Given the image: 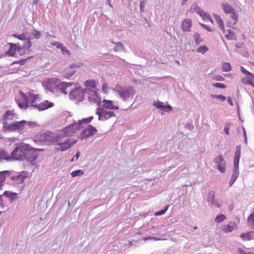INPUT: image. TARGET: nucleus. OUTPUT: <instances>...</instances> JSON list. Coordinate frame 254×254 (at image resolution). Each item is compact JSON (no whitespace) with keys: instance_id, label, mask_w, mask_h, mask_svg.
Segmentation results:
<instances>
[{"instance_id":"nucleus-1","label":"nucleus","mask_w":254,"mask_h":254,"mask_svg":"<svg viewBox=\"0 0 254 254\" xmlns=\"http://www.w3.org/2000/svg\"><path fill=\"white\" fill-rule=\"evenodd\" d=\"M37 143L55 145V148L59 151H65L71 147L76 142L75 140H71L64 136L63 133L54 134L51 132H46L34 138Z\"/></svg>"},{"instance_id":"nucleus-2","label":"nucleus","mask_w":254,"mask_h":254,"mask_svg":"<svg viewBox=\"0 0 254 254\" xmlns=\"http://www.w3.org/2000/svg\"><path fill=\"white\" fill-rule=\"evenodd\" d=\"M11 160H26L32 162L36 160V155L33 154L29 145L24 143L17 144L10 154Z\"/></svg>"},{"instance_id":"nucleus-3","label":"nucleus","mask_w":254,"mask_h":254,"mask_svg":"<svg viewBox=\"0 0 254 254\" xmlns=\"http://www.w3.org/2000/svg\"><path fill=\"white\" fill-rule=\"evenodd\" d=\"M93 119L92 116L88 118L83 119L82 120L79 121L78 123H73L68 127H66L63 131L60 132V133H63L64 135L67 138L69 136H72L77 130L80 129L81 125L83 123L88 124L91 122Z\"/></svg>"},{"instance_id":"nucleus-4","label":"nucleus","mask_w":254,"mask_h":254,"mask_svg":"<svg viewBox=\"0 0 254 254\" xmlns=\"http://www.w3.org/2000/svg\"><path fill=\"white\" fill-rule=\"evenodd\" d=\"M113 91L117 93L120 98L124 101H127L130 99H132L135 94V90L132 86L124 87L117 85L116 88L113 89Z\"/></svg>"},{"instance_id":"nucleus-5","label":"nucleus","mask_w":254,"mask_h":254,"mask_svg":"<svg viewBox=\"0 0 254 254\" xmlns=\"http://www.w3.org/2000/svg\"><path fill=\"white\" fill-rule=\"evenodd\" d=\"M26 121L23 120L20 122H11L10 124L3 123L2 128L5 131H14L18 130L23 131L25 129V124Z\"/></svg>"},{"instance_id":"nucleus-6","label":"nucleus","mask_w":254,"mask_h":254,"mask_svg":"<svg viewBox=\"0 0 254 254\" xmlns=\"http://www.w3.org/2000/svg\"><path fill=\"white\" fill-rule=\"evenodd\" d=\"M85 95L84 89L80 87H76L75 89L71 90L69 92V98L72 100H77L81 101Z\"/></svg>"},{"instance_id":"nucleus-7","label":"nucleus","mask_w":254,"mask_h":254,"mask_svg":"<svg viewBox=\"0 0 254 254\" xmlns=\"http://www.w3.org/2000/svg\"><path fill=\"white\" fill-rule=\"evenodd\" d=\"M96 114L98 115L100 121H105L112 117L115 116V114L112 111H108L104 108H99L96 109Z\"/></svg>"},{"instance_id":"nucleus-8","label":"nucleus","mask_w":254,"mask_h":254,"mask_svg":"<svg viewBox=\"0 0 254 254\" xmlns=\"http://www.w3.org/2000/svg\"><path fill=\"white\" fill-rule=\"evenodd\" d=\"M29 95L20 92V98L16 100L18 107L22 110H26L29 107Z\"/></svg>"},{"instance_id":"nucleus-9","label":"nucleus","mask_w":254,"mask_h":254,"mask_svg":"<svg viewBox=\"0 0 254 254\" xmlns=\"http://www.w3.org/2000/svg\"><path fill=\"white\" fill-rule=\"evenodd\" d=\"M18 118L19 115L14 110H7L3 115L2 119L3 123L10 124L9 122L10 121L18 119Z\"/></svg>"},{"instance_id":"nucleus-10","label":"nucleus","mask_w":254,"mask_h":254,"mask_svg":"<svg viewBox=\"0 0 254 254\" xmlns=\"http://www.w3.org/2000/svg\"><path fill=\"white\" fill-rule=\"evenodd\" d=\"M85 95H88L89 101L92 104H94L98 102V97L96 91L91 88H86L84 89Z\"/></svg>"},{"instance_id":"nucleus-11","label":"nucleus","mask_w":254,"mask_h":254,"mask_svg":"<svg viewBox=\"0 0 254 254\" xmlns=\"http://www.w3.org/2000/svg\"><path fill=\"white\" fill-rule=\"evenodd\" d=\"M97 131V130L95 127L89 125L81 132L80 135L82 138H86L94 135Z\"/></svg>"},{"instance_id":"nucleus-12","label":"nucleus","mask_w":254,"mask_h":254,"mask_svg":"<svg viewBox=\"0 0 254 254\" xmlns=\"http://www.w3.org/2000/svg\"><path fill=\"white\" fill-rule=\"evenodd\" d=\"M214 162L217 164V169L222 173L226 171V162L221 155H218L214 160Z\"/></svg>"},{"instance_id":"nucleus-13","label":"nucleus","mask_w":254,"mask_h":254,"mask_svg":"<svg viewBox=\"0 0 254 254\" xmlns=\"http://www.w3.org/2000/svg\"><path fill=\"white\" fill-rule=\"evenodd\" d=\"M215 191L214 190H211L208 194L207 202L210 203V206L215 205L218 208L221 207L222 204L215 199Z\"/></svg>"},{"instance_id":"nucleus-14","label":"nucleus","mask_w":254,"mask_h":254,"mask_svg":"<svg viewBox=\"0 0 254 254\" xmlns=\"http://www.w3.org/2000/svg\"><path fill=\"white\" fill-rule=\"evenodd\" d=\"M54 104L52 102H50L47 100H44L42 102L38 104L37 110L39 111L47 110L50 108L53 107Z\"/></svg>"},{"instance_id":"nucleus-15","label":"nucleus","mask_w":254,"mask_h":254,"mask_svg":"<svg viewBox=\"0 0 254 254\" xmlns=\"http://www.w3.org/2000/svg\"><path fill=\"white\" fill-rule=\"evenodd\" d=\"M29 107L37 109L38 104L36 103V100L38 99V95H34L29 94Z\"/></svg>"},{"instance_id":"nucleus-16","label":"nucleus","mask_w":254,"mask_h":254,"mask_svg":"<svg viewBox=\"0 0 254 254\" xmlns=\"http://www.w3.org/2000/svg\"><path fill=\"white\" fill-rule=\"evenodd\" d=\"M102 102L103 107L104 108V109L105 108L110 110L119 109V107L118 106L113 105V102L112 101L104 99L103 100Z\"/></svg>"},{"instance_id":"nucleus-17","label":"nucleus","mask_w":254,"mask_h":254,"mask_svg":"<svg viewBox=\"0 0 254 254\" xmlns=\"http://www.w3.org/2000/svg\"><path fill=\"white\" fill-rule=\"evenodd\" d=\"M172 109V107L170 105H165L163 102H160V113L161 115L165 112L170 113Z\"/></svg>"},{"instance_id":"nucleus-18","label":"nucleus","mask_w":254,"mask_h":254,"mask_svg":"<svg viewBox=\"0 0 254 254\" xmlns=\"http://www.w3.org/2000/svg\"><path fill=\"white\" fill-rule=\"evenodd\" d=\"M73 82H63L58 85V88L64 93L66 94V89L73 84Z\"/></svg>"},{"instance_id":"nucleus-19","label":"nucleus","mask_w":254,"mask_h":254,"mask_svg":"<svg viewBox=\"0 0 254 254\" xmlns=\"http://www.w3.org/2000/svg\"><path fill=\"white\" fill-rule=\"evenodd\" d=\"M241 156V146L240 145L237 146L236 148V152L235 153V157L234 159V165H236L237 166L239 164V160Z\"/></svg>"},{"instance_id":"nucleus-20","label":"nucleus","mask_w":254,"mask_h":254,"mask_svg":"<svg viewBox=\"0 0 254 254\" xmlns=\"http://www.w3.org/2000/svg\"><path fill=\"white\" fill-rule=\"evenodd\" d=\"M236 226V223L234 222H231L228 224L222 227V230L226 233L232 232Z\"/></svg>"},{"instance_id":"nucleus-21","label":"nucleus","mask_w":254,"mask_h":254,"mask_svg":"<svg viewBox=\"0 0 254 254\" xmlns=\"http://www.w3.org/2000/svg\"><path fill=\"white\" fill-rule=\"evenodd\" d=\"M2 195L5 196L9 198L10 202H13L17 199V193L9 191H5Z\"/></svg>"},{"instance_id":"nucleus-22","label":"nucleus","mask_w":254,"mask_h":254,"mask_svg":"<svg viewBox=\"0 0 254 254\" xmlns=\"http://www.w3.org/2000/svg\"><path fill=\"white\" fill-rule=\"evenodd\" d=\"M191 26V20L190 19H185L182 24V30L184 31H189Z\"/></svg>"},{"instance_id":"nucleus-23","label":"nucleus","mask_w":254,"mask_h":254,"mask_svg":"<svg viewBox=\"0 0 254 254\" xmlns=\"http://www.w3.org/2000/svg\"><path fill=\"white\" fill-rule=\"evenodd\" d=\"M6 160L7 161H11V156L5 150H0V161Z\"/></svg>"},{"instance_id":"nucleus-24","label":"nucleus","mask_w":254,"mask_h":254,"mask_svg":"<svg viewBox=\"0 0 254 254\" xmlns=\"http://www.w3.org/2000/svg\"><path fill=\"white\" fill-rule=\"evenodd\" d=\"M8 44L10 46V48L9 50L7 52H6V54L8 56H13L17 50V45L11 43H10Z\"/></svg>"},{"instance_id":"nucleus-25","label":"nucleus","mask_w":254,"mask_h":254,"mask_svg":"<svg viewBox=\"0 0 254 254\" xmlns=\"http://www.w3.org/2000/svg\"><path fill=\"white\" fill-rule=\"evenodd\" d=\"M224 11L226 13H231L235 12V9L228 3H224L222 4Z\"/></svg>"},{"instance_id":"nucleus-26","label":"nucleus","mask_w":254,"mask_h":254,"mask_svg":"<svg viewBox=\"0 0 254 254\" xmlns=\"http://www.w3.org/2000/svg\"><path fill=\"white\" fill-rule=\"evenodd\" d=\"M112 43L115 45L116 47L114 48V50L115 52L118 51H124L125 50V46L121 42H114L113 41H111Z\"/></svg>"},{"instance_id":"nucleus-27","label":"nucleus","mask_w":254,"mask_h":254,"mask_svg":"<svg viewBox=\"0 0 254 254\" xmlns=\"http://www.w3.org/2000/svg\"><path fill=\"white\" fill-rule=\"evenodd\" d=\"M234 169L233 170L231 178L236 180L239 175V165H237V166L236 165H234Z\"/></svg>"},{"instance_id":"nucleus-28","label":"nucleus","mask_w":254,"mask_h":254,"mask_svg":"<svg viewBox=\"0 0 254 254\" xmlns=\"http://www.w3.org/2000/svg\"><path fill=\"white\" fill-rule=\"evenodd\" d=\"M10 174V172L8 171H4L2 172H0V183H3L4 182L6 176L9 175Z\"/></svg>"},{"instance_id":"nucleus-29","label":"nucleus","mask_w":254,"mask_h":254,"mask_svg":"<svg viewBox=\"0 0 254 254\" xmlns=\"http://www.w3.org/2000/svg\"><path fill=\"white\" fill-rule=\"evenodd\" d=\"M11 180L17 181L18 183H22L24 181V177L21 175L19 174L17 176H12L10 177Z\"/></svg>"},{"instance_id":"nucleus-30","label":"nucleus","mask_w":254,"mask_h":254,"mask_svg":"<svg viewBox=\"0 0 254 254\" xmlns=\"http://www.w3.org/2000/svg\"><path fill=\"white\" fill-rule=\"evenodd\" d=\"M85 86L87 87H90L93 89H95L96 84L94 80H87L85 82Z\"/></svg>"},{"instance_id":"nucleus-31","label":"nucleus","mask_w":254,"mask_h":254,"mask_svg":"<svg viewBox=\"0 0 254 254\" xmlns=\"http://www.w3.org/2000/svg\"><path fill=\"white\" fill-rule=\"evenodd\" d=\"M32 43L29 39H26L25 40L23 48L25 51H29L30 48L31 47Z\"/></svg>"},{"instance_id":"nucleus-32","label":"nucleus","mask_w":254,"mask_h":254,"mask_svg":"<svg viewBox=\"0 0 254 254\" xmlns=\"http://www.w3.org/2000/svg\"><path fill=\"white\" fill-rule=\"evenodd\" d=\"M252 232H248L246 233H243L240 235V237L244 240L248 241L252 239Z\"/></svg>"},{"instance_id":"nucleus-33","label":"nucleus","mask_w":254,"mask_h":254,"mask_svg":"<svg viewBox=\"0 0 254 254\" xmlns=\"http://www.w3.org/2000/svg\"><path fill=\"white\" fill-rule=\"evenodd\" d=\"M222 69L224 71H229L231 70V66L229 63H223L222 64Z\"/></svg>"},{"instance_id":"nucleus-34","label":"nucleus","mask_w":254,"mask_h":254,"mask_svg":"<svg viewBox=\"0 0 254 254\" xmlns=\"http://www.w3.org/2000/svg\"><path fill=\"white\" fill-rule=\"evenodd\" d=\"M192 9L194 10L200 16H202L204 14V11H203L201 8H200L197 4H194L193 5Z\"/></svg>"},{"instance_id":"nucleus-35","label":"nucleus","mask_w":254,"mask_h":254,"mask_svg":"<svg viewBox=\"0 0 254 254\" xmlns=\"http://www.w3.org/2000/svg\"><path fill=\"white\" fill-rule=\"evenodd\" d=\"M84 174V172L82 170H77L71 173V176L72 177L80 176Z\"/></svg>"},{"instance_id":"nucleus-36","label":"nucleus","mask_w":254,"mask_h":254,"mask_svg":"<svg viewBox=\"0 0 254 254\" xmlns=\"http://www.w3.org/2000/svg\"><path fill=\"white\" fill-rule=\"evenodd\" d=\"M208 51V48L205 46H200L197 50L196 51L198 53L204 54Z\"/></svg>"},{"instance_id":"nucleus-37","label":"nucleus","mask_w":254,"mask_h":254,"mask_svg":"<svg viewBox=\"0 0 254 254\" xmlns=\"http://www.w3.org/2000/svg\"><path fill=\"white\" fill-rule=\"evenodd\" d=\"M252 212L251 214L248 216V222L249 223H254V207L252 209Z\"/></svg>"},{"instance_id":"nucleus-38","label":"nucleus","mask_w":254,"mask_h":254,"mask_svg":"<svg viewBox=\"0 0 254 254\" xmlns=\"http://www.w3.org/2000/svg\"><path fill=\"white\" fill-rule=\"evenodd\" d=\"M31 35L35 38V39H39L41 37V34L39 31H37L36 30H32L31 32Z\"/></svg>"},{"instance_id":"nucleus-39","label":"nucleus","mask_w":254,"mask_h":254,"mask_svg":"<svg viewBox=\"0 0 254 254\" xmlns=\"http://www.w3.org/2000/svg\"><path fill=\"white\" fill-rule=\"evenodd\" d=\"M226 219V216L224 214H219L217 216V217L215 219V221L216 223H220L223 221L224 219Z\"/></svg>"},{"instance_id":"nucleus-40","label":"nucleus","mask_w":254,"mask_h":254,"mask_svg":"<svg viewBox=\"0 0 254 254\" xmlns=\"http://www.w3.org/2000/svg\"><path fill=\"white\" fill-rule=\"evenodd\" d=\"M228 34H226L225 35L226 38L228 40H233L235 39V36L233 34V32L231 29H229L228 30Z\"/></svg>"},{"instance_id":"nucleus-41","label":"nucleus","mask_w":254,"mask_h":254,"mask_svg":"<svg viewBox=\"0 0 254 254\" xmlns=\"http://www.w3.org/2000/svg\"><path fill=\"white\" fill-rule=\"evenodd\" d=\"M193 37L197 45L199 44L202 41V39L200 37V35L197 33L194 34Z\"/></svg>"},{"instance_id":"nucleus-42","label":"nucleus","mask_w":254,"mask_h":254,"mask_svg":"<svg viewBox=\"0 0 254 254\" xmlns=\"http://www.w3.org/2000/svg\"><path fill=\"white\" fill-rule=\"evenodd\" d=\"M214 17L215 18V20L216 21V22H217L219 26L224 24L223 20L219 15L215 14H214Z\"/></svg>"},{"instance_id":"nucleus-43","label":"nucleus","mask_w":254,"mask_h":254,"mask_svg":"<svg viewBox=\"0 0 254 254\" xmlns=\"http://www.w3.org/2000/svg\"><path fill=\"white\" fill-rule=\"evenodd\" d=\"M75 73V70H71L70 71H66L64 74V76L66 78H69L72 76Z\"/></svg>"},{"instance_id":"nucleus-44","label":"nucleus","mask_w":254,"mask_h":254,"mask_svg":"<svg viewBox=\"0 0 254 254\" xmlns=\"http://www.w3.org/2000/svg\"><path fill=\"white\" fill-rule=\"evenodd\" d=\"M204 19H208L210 21H211L212 23H213V20L212 19H211V17L210 15V14L206 12H204V14H203L202 15V16H201Z\"/></svg>"},{"instance_id":"nucleus-45","label":"nucleus","mask_w":254,"mask_h":254,"mask_svg":"<svg viewBox=\"0 0 254 254\" xmlns=\"http://www.w3.org/2000/svg\"><path fill=\"white\" fill-rule=\"evenodd\" d=\"M12 36L14 37L15 38H16L20 40L25 41L26 39L24 34H21V35H18L14 34L12 35Z\"/></svg>"},{"instance_id":"nucleus-46","label":"nucleus","mask_w":254,"mask_h":254,"mask_svg":"<svg viewBox=\"0 0 254 254\" xmlns=\"http://www.w3.org/2000/svg\"><path fill=\"white\" fill-rule=\"evenodd\" d=\"M26 123L24 125H25V127L26 126H29V127H35L37 126V124L35 122H27L26 121Z\"/></svg>"},{"instance_id":"nucleus-47","label":"nucleus","mask_w":254,"mask_h":254,"mask_svg":"<svg viewBox=\"0 0 254 254\" xmlns=\"http://www.w3.org/2000/svg\"><path fill=\"white\" fill-rule=\"evenodd\" d=\"M213 86L216 88L224 89L226 87V85L222 83H216L213 84Z\"/></svg>"},{"instance_id":"nucleus-48","label":"nucleus","mask_w":254,"mask_h":254,"mask_svg":"<svg viewBox=\"0 0 254 254\" xmlns=\"http://www.w3.org/2000/svg\"><path fill=\"white\" fill-rule=\"evenodd\" d=\"M231 124L229 123H226L225 124L224 131L227 134H229V127L231 126Z\"/></svg>"},{"instance_id":"nucleus-49","label":"nucleus","mask_w":254,"mask_h":254,"mask_svg":"<svg viewBox=\"0 0 254 254\" xmlns=\"http://www.w3.org/2000/svg\"><path fill=\"white\" fill-rule=\"evenodd\" d=\"M213 79L217 81H223L224 80V78L219 74L214 76Z\"/></svg>"},{"instance_id":"nucleus-50","label":"nucleus","mask_w":254,"mask_h":254,"mask_svg":"<svg viewBox=\"0 0 254 254\" xmlns=\"http://www.w3.org/2000/svg\"><path fill=\"white\" fill-rule=\"evenodd\" d=\"M60 49L61 50L63 53H66L68 55H70V53L65 47L63 46Z\"/></svg>"},{"instance_id":"nucleus-51","label":"nucleus","mask_w":254,"mask_h":254,"mask_svg":"<svg viewBox=\"0 0 254 254\" xmlns=\"http://www.w3.org/2000/svg\"><path fill=\"white\" fill-rule=\"evenodd\" d=\"M143 240L144 241H147V240H154L155 241H156L159 240V238H156V237H144L143 238Z\"/></svg>"},{"instance_id":"nucleus-52","label":"nucleus","mask_w":254,"mask_h":254,"mask_svg":"<svg viewBox=\"0 0 254 254\" xmlns=\"http://www.w3.org/2000/svg\"><path fill=\"white\" fill-rule=\"evenodd\" d=\"M238 252L239 254H254V253L252 252L246 253L241 248H238Z\"/></svg>"},{"instance_id":"nucleus-53","label":"nucleus","mask_w":254,"mask_h":254,"mask_svg":"<svg viewBox=\"0 0 254 254\" xmlns=\"http://www.w3.org/2000/svg\"><path fill=\"white\" fill-rule=\"evenodd\" d=\"M231 14H232L231 18L232 19L235 20V21L234 23V24H235L236 23L237 21L238 15L236 13L235 11L234 12H232Z\"/></svg>"},{"instance_id":"nucleus-54","label":"nucleus","mask_w":254,"mask_h":254,"mask_svg":"<svg viewBox=\"0 0 254 254\" xmlns=\"http://www.w3.org/2000/svg\"><path fill=\"white\" fill-rule=\"evenodd\" d=\"M53 45L56 46L57 49H60L63 45L60 43H59L58 42H55L52 44Z\"/></svg>"},{"instance_id":"nucleus-55","label":"nucleus","mask_w":254,"mask_h":254,"mask_svg":"<svg viewBox=\"0 0 254 254\" xmlns=\"http://www.w3.org/2000/svg\"><path fill=\"white\" fill-rule=\"evenodd\" d=\"M145 5V2L144 1H141L140 4V11L141 12H143V8Z\"/></svg>"},{"instance_id":"nucleus-56","label":"nucleus","mask_w":254,"mask_h":254,"mask_svg":"<svg viewBox=\"0 0 254 254\" xmlns=\"http://www.w3.org/2000/svg\"><path fill=\"white\" fill-rule=\"evenodd\" d=\"M216 99H219L221 101H225L226 99V97H225L223 95H218L217 96H216Z\"/></svg>"},{"instance_id":"nucleus-57","label":"nucleus","mask_w":254,"mask_h":254,"mask_svg":"<svg viewBox=\"0 0 254 254\" xmlns=\"http://www.w3.org/2000/svg\"><path fill=\"white\" fill-rule=\"evenodd\" d=\"M241 71L245 75H248L250 73V72L247 70L244 67H241Z\"/></svg>"},{"instance_id":"nucleus-58","label":"nucleus","mask_w":254,"mask_h":254,"mask_svg":"<svg viewBox=\"0 0 254 254\" xmlns=\"http://www.w3.org/2000/svg\"><path fill=\"white\" fill-rule=\"evenodd\" d=\"M242 81L243 83H245V84H249V85H251V84L252 83L251 80L249 78H248V79H243L242 80Z\"/></svg>"},{"instance_id":"nucleus-59","label":"nucleus","mask_w":254,"mask_h":254,"mask_svg":"<svg viewBox=\"0 0 254 254\" xmlns=\"http://www.w3.org/2000/svg\"><path fill=\"white\" fill-rule=\"evenodd\" d=\"M80 66V64H71L69 65V67L71 69H73V68H75L79 67Z\"/></svg>"},{"instance_id":"nucleus-60","label":"nucleus","mask_w":254,"mask_h":254,"mask_svg":"<svg viewBox=\"0 0 254 254\" xmlns=\"http://www.w3.org/2000/svg\"><path fill=\"white\" fill-rule=\"evenodd\" d=\"M243 131L244 137L245 138V142L247 144V134H246L245 128L244 127H243Z\"/></svg>"},{"instance_id":"nucleus-61","label":"nucleus","mask_w":254,"mask_h":254,"mask_svg":"<svg viewBox=\"0 0 254 254\" xmlns=\"http://www.w3.org/2000/svg\"><path fill=\"white\" fill-rule=\"evenodd\" d=\"M200 25L203 27L204 29H205L206 30H207V31H211V30L210 29V28L206 25H205L204 24H202V23H200Z\"/></svg>"},{"instance_id":"nucleus-62","label":"nucleus","mask_w":254,"mask_h":254,"mask_svg":"<svg viewBox=\"0 0 254 254\" xmlns=\"http://www.w3.org/2000/svg\"><path fill=\"white\" fill-rule=\"evenodd\" d=\"M168 207H169V205H167V206H166L165 209L160 210V215L164 214L166 212L167 209H168Z\"/></svg>"},{"instance_id":"nucleus-63","label":"nucleus","mask_w":254,"mask_h":254,"mask_svg":"<svg viewBox=\"0 0 254 254\" xmlns=\"http://www.w3.org/2000/svg\"><path fill=\"white\" fill-rule=\"evenodd\" d=\"M168 207H169V205H167V206H166L165 209L160 210V215L164 214L166 212L167 209H168Z\"/></svg>"},{"instance_id":"nucleus-64","label":"nucleus","mask_w":254,"mask_h":254,"mask_svg":"<svg viewBox=\"0 0 254 254\" xmlns=\"http://www.w3.org/2000/svg\"><path fill=\"white\" fill-rule=\"evenodd\" d=\"M249 76L248 77V78L249 79H250L251 80H254V74L251 73L250 72V73L248 74Z\"/></svg>"}]
</instances>
